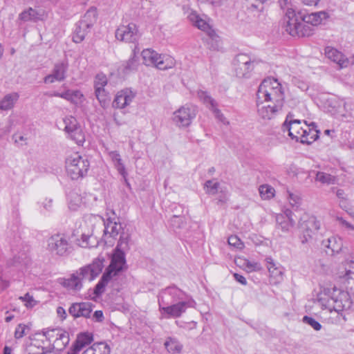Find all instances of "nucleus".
Returning <instances> with one entry per match:
<instances>
[{
  "label": "nucleus",
  "mask_w": 354,
  "mask_h": 354,
  "mask_svg": "<svg viewBox=\"0 0 354 354\" xmlns=\"http://www.w3.org/2000/svg\"><path fill=\"white\" fill-rule=\"evenodd\" d=\"M284 98V87L277 79L271 77L264 79L257 92L259 115L263 119L272 118L281 109Z\"/></svg>",
  "instance_id": "obj_1"
},
{
  "label": "nucleus",
  "mask_w": 354,
  "mask_h": 354,
  "mask_svg": "<svg viewBox=\"0 0 354 354\" xmlns=\"http://www.w3.org/2000/svg\"><path fill=\"white\" fill-rule=\"evenodd\" d=\"M317 299L322 308L330 313H339L348 310L352 304L349 293L337 288L324 290L318 295Z\"/></svg>",
  "instance_id": "obj_2"
},
{
  "label": "nucleus",
  "mask_w": 354,
  "mask_h": 354,
  "mask_svg": "<svg viewBox=\"0 0 354 354\" xmlns=\"http://www.w3.org/2000/svg\"><path fill=\"white\" fill-rule=\"evenodd\" d=\"M317 101L324 111L337 118L348 120L352 118L354 104L351 100L346 101L330 93H321L317 97Z\"/></svg>",
  "instance_id": "obj_3"
},
{
  "label": "nucleus",
  "mask_w": 354,
  "mask_h": 354,
  "mask_svg": "<svg viewBox=\"0 0 354 354\" xmlns=\"http://www.w3.org/2000/svg\"><path fill=\"white\" fill-rule=\"evenodd\" d=\"M127 268L125 253L114 250L109 266L94 288L95 296L101 295L105 291L106 286L116 280L120 274Z\"/></svg>",
  "instance_id": "obj_4"
},
{
  "label": "nucleus",
  "mask_w": 354,
  "mask_h": 354,
  "mask_svg": "<svg viewBox=\"0 0 354 354\" xmlns=\"http://www.w3.org/2000/svg\"><path fill=\"white\" fill-rule=\"evenodd\" d=\"M283 26L285 30L293 37H308L312 35L311 27L305 24L304 12L290 6L284 11Z\"/></svg>",
  "instance_id": "obj_5"
},
{
  "label": "nucleus",
  "mask_w": 354,
  "mask_h": 354,
  "mask_svg": "<svg viewBox=\"0 0 354 354\" xmlns=\"http://www.w3.org/2000/svg\"><path fill=\"white\" fill-rule=\"evenodd\" d=\"M90 163L85 156L73 153L66 159V169L68 175L73 180H77L86 175Z\"/></svg>",
  "instance_id": "obj_6"
},
{
  "label": "nucleus",
  "mask_w": 354,
  "mask_h": 354,
  "mask_svg": "<svg viewBox=\"0 0 354 354\" xmlns=\"http://www.w3.org/2000/svg\"><path fill=\"white\" fill-rule=\"evenodd\" d=\"M143 62L146 65H153L160 70L172 68L176 61L174 57L166 54H159L151 49H145L142 52Z\"/></svg>",
  "instance_id": "obj_7"
},
{
  "label": "nucleus",
  "mask_w": 354,
  "mask_h": 354,
  "mask_svg": "<svg viewBox=\"0 0 354 354\" xmlns=\"http://www.w3.org/2000/svg\"><path fill=\"white\" fill-rule=\"evenodd\" d=\"M48 335L49 354H58L70 341L68 333L61 328L48 329Z\"/></svg>",
  "instance_id": "obj_8"
},
{
  "label": "nucleus",
  "mask_w": 354,
  "mask_h": 354,
  "mask_svg": "<svg viewBox=\"0 0 354 354\" xmlns=\"http://www.w3.org/2000/svg\"><path fill=\"white\" fill-rule=\"evenodd\" d=\"M97 19V11L95 9L88 10L82 19L76 24L73 36V40L75 43H80L84 40L91 28Z\"/></svg>",
  "instance_id": "obj_9"
},
{
  "label": "nucleus",
  "mask_w": 354,
  "mask_h": 354,
  "mask_svg": "<svg viewBox=\"0 0 354 354\" xmlns=\"http://www.w3.org/2000/svg\"><path fill=\"white\" fill-rule=\"evenodd\" d=\"M299 227L301 232V242L305 244L319 230L321 222L314 216L304 215L299 221Z\"/></svg>",
  "instance_id": "obj_10"
},
{
  "label": "nucleus",
  "mask_w": 354,
  "mask_h": 354,
  "mask_svg": "<svg viewBox=\"0 0 354 354\" xmlns=\"http://www.w3.org/2000/svg\"><path fill=\"white\" fill-rule=\"evenodd\" d=\"M195 301L193 299L188 301L180 300L167 306H159L160 317L162 319L180 317L187 308L194 307Z\"/></svg>",
  "instance_id": "obj_11"
},
{
  "label": "nucleus",
  "mask_w": 354,
  "mask_h": 354,
  "mask_svg": "<svg viewBox=\"0 0 354 354\" xmlns=\"http://www.w3.org/2000/svg\"><path fill=\"white\" fill-rule=\"evenodd\" d=\"M64 131L67 138L73 140L77 145H82L85 141L84 133L77 119L73 116H66L63 119Z\"/></svg>",
  "instance_id": "obj_12"
},
{
  "label": "nucleus",
  "mask_w": 354,
  "mask_h": 354,
  "mask_svg": "<svg viewBox=\"0 0 354 354\" xmlns=\"http://www.w3.org/2000/svg\"><path fill=\"white\" fill-rule=\"evenodd\" d=\"M197 107L191 104H186L176 110L173 115V121L179 127H189L197 114Z\"/></svg>",
  "instance_id": "obj_13"
},
{
  "label": "nucleus",
  "mask_w": 354,
  "mask_h": 354,
  "mask_svg": "<svg viewBox=\"0 0 354 354\" xmlns=\"http://www.w3.org/2000/svg\"><path fill=\"white\" fill-rule=\"evenodd\" d=\"M70 243L64 234H55L48 238L47 250L53 254L64 256L69 252Z\"/></svg>",
  "instance_id": "obj_14"
},
{
  "label": "nucleus",
  "mask_w": 354,
  "mask_h": 354,
  "mask_svg": "<svg viewBox=\"0 0 354 354\" xmlns=\"http://www.w3.org/2000/svg\"><path fill=\"white\" fill-rule=\"evenodd\" d=\"M255 62L247 54H239L233 64L235 75L239 78H249L254 67Z\"/></svg>",
  "instance_id": "obj_15"
},
{
  "label": "nucleus",
  "mask_w": 354,
  "mask_h": 354,
  "mask_svg": "<svg viewBox=\"0 0 354 354\" xmlns=\"http://www.w3.org/2000/svg\"><path fill=\"white\" fill-rule=\"evenodd\" d=\"M187 19L193 26L206 32L212 39L217 37L215 31L212 29L211 20L207 15H199L196 11L192 10L188 13Z\"/></svg>",
  "instance_id": "obj_16"
},
{
  "label": "nucleus",
  "mask_w": 354,
  "mask_h": 354,
  "mask_svg": "<svg viewBox=\"0 0 354 354\" xmlns=\"http://www.w3.org/2000/svg\"><path fill=\"white\" fill-rule=\"evenodd\" d=\"M115 37L122 41L135 43L138 40L140 34L137 26L133 23H129L127 25H120L117 28Z\"/></svg>",
  "instance_id": "obj_17"
},
{
  "label": "nucleus",
  "mask_w": 354,
  "mask_h": 354,
  "mask_svg": "<svg viewBox=\"0 0 354 354\" xmlns=\"http://www.w3.org/2000/svg\"><path fill=\"white\" fill-rule=\"evenodd\" d=\"M185 293L176 286H169L162 290L158 295V305L167 306L185 299Z\"/></svg>",
  "instance_id": "obj_18"
},
{
  "label": "nucleus",
  "mask_w": 354,
  "mask_h": 354,
  "mask_svg": "<svg viewBox=\"0 0 354 354\" xmlns=\"http://www.w3.org/2000/svg\"><path fill=\"white\" fill-rule=\"evenodd\" d=\"M104 259H95L92 263L80 268L76 271L82 281H93L102 272L104 268Z\"/></svg>",
  "instance_id": "obj_19"
},
{
  "label": "nucleus",
  "mask_w": 354,
  "mask_h": 354,
  "mask_svg": "<svg viewBox=\"0 0 354 354\" xmlns=\"http://www.w3.org/2000/svg\"><path fill=\"white\" fill-rule=\"evenodd\" d=\"M116 220H118V218L114 216L113 218L108 217L106 221H104V241L106 245H113V241L111 239H115L122 232V225L117 222Z\"/></svg>",
  "instance_id": "obj_20"
},
{
  "label": "nucleus",
  "mask_w": 354,
  "mask_h": 354,
  "mask_svg": "<svg viewBox=\"0 0 354 354\" xmlns=\"http://www.w3.org/2000/svg\"><path fill=\"white\" fill-rule=\"evenodd\" d=\"M68 69V62L63 60L54 64L51 73L44 78L46 84H52L55 82H62L66 77V73Z\"/></svg>",
  "instance_id": "obj_21"
},
{
  "label": "nucleus",
  "mask_w": 354,
  "mask_h": 354,
  "mask_svg": "<svg viewBox=\"0 0 354 354\" xmlns=\"http://www.w3.org/2000/svg\"><path fill=\"white\" fill-rule=\"evenodd\" d=\"M48 329L43 330L41 333H36L30 337V351H32V348L35 347L41 351V354H49L48 350Z\"/></svg>",
  "instance_id": "obj_22"
},
{
  "label": "nucleus",
  "mask_w": 354,
  "mask_h": 354,
  "mask_svg": "<svg viewBox=\"0 0 354 354\" xmlns=\"http://www.w3.org/2000/svg\"><path fill=\"white\" fill-rule=\"evenodd\" d=\"M136 93L129 88L122 89L117 93L112 105L113 108L124 109L131 104Z\"/></svg>",
  "instance_id": "obj_23"
},
{
  "label": "nucleus",
  "mask_w": 354,
  "mask_h": 354,
  "mask_svg": "<svg viewBox=\"0 0 354 354\" xmlns=\"http://www.w3.org/2000/svg\"><path fill=\"white\" fill-rule=\"evenodd\" d=\"M303 128L304 121L302 122L299 120L288 121V119H286L282 125V131L284 133L288 132V134L290 138L292 140H295L297 142H299V138H302L301 137V133Z\"/></svg>",
  "instance_id": "obj_24"
},
{
  "label": "nucleus",
  "mask_w": 354,
  "mask_h": 354,
  "mask_svg": "<svg viewBox=\"0 0 354 354\" xmlns=\"http://www.w3.org/2000/svg\"><path fill=\"white\" fill-rule=\"evenodd\" d=\"M319 131L317 129V126L314 122L308 124L304 121V128L301 131V137L299 142L303 144H311L319 138Z\"/></svg>",
  "instance_id": "obj_25"
},
{
  "label": "nucleus",
  "mask_w": 354,
  "mask_h": 354,
  "mask_svg": "<svg viewBox=\"0 0 354 354\" xmlns=\"http://www.w3.org/2000/svg\"><path fill=\"white\" fill-rule=\"evenodd\" d=\"M344 266V271L339 272V278L346 288L354 293V261H346Z\"/></svg>",
  "instance_id": "obj_26"
},
{
  "label": "nucleus",
  "mask_w": 354,
  "mask_h": 354,
  "mask_svg": "<svg viewBox=\"0 0 354 354\" xmlns=\"http://www.w3.org/2000/svg\"><path fill=\"white\" fill-rule=\"evenodd\" d=\"M109 158H111L114 167L118 172L122 176L125 184L129 187L130 184L128 182L127 176L128 173L126 170L125 165L121 158L120 154L118 151H109L106 149Z\"/></svg>",
  "instance_id": "obj_27"
},
{
  "label": "nucleus",
  "mask_w": 354,
  "mask_h": 354,
  "mask_svg": "<svg viewBox=\"0 0 354 354\" xmlns=\"http://www.w3.org/2000/svg\"><path fill=\"white\" fill-rule=\"evenodd\" d=\"M292 214V212L289 209H286L283 213L277 214L275 219L278 227L283 232H288L295 224Z\"/></svg>",
  "instance_id": "obj_28"
},
{
  "label": "nucleus",
  "mask_w": 354,
  "mask_h": 354,
  "mask_svg": "<svg viewBox=\"0 0 354 354\" xmlns=\"http://www.w3.org/2000/svg\"><path fill=\"white\" fill-rule=\"evenodd\" d=\"M266 261L270 273V283H279L283 280V268L281 266H277L272 258H266Z\"/></svg>",
  "instance_id": "obj_29"
},
{
  "label": "nucleus",
  "mask_w": 354,
  "mask_h": 354,
  "mask_svg": "<svg viewBox=\"0 0 354 354\" xmlns=\"http://www.w3.org/2000/svg\"><path fill=\"white\" fill-rule=\"evenodd\" d=\"M93 305L89 302L73 304L69 308V313L73 317H89L93 310Z\"/></svg>",
  "instance_id": "obj_30"
},
{
  "label": "nucleus",
  "mask_w": 354,
  "mask_h": 354,
  "mask_svg": "<svg viewBox=\"0 0 354 354\" xmlns=\"http://www.w3.org/2000/svg\"><path fill=\"white\" fill-rule=\"evenodd\" d=\"M325 55L327 58L337 64L340 68L346 67L349 63L348 59L340 51L334 48L326 47Z\"/></svg>",
  "instance_id": "obj_31"
},
{
  "label": "nucleus",
  "mask_w": 354,
  "mask_h": 354,
  "mask_svg": "<svg viewBox=\"0 0 354 354\" xmlns=\"http://www.w3.org/2000/svg\"><path fill=\"white\" fill-rule=\"evenodd\" d=\"M322 245L328 250L327 253L330 254L339 253L343 247V242L340 237L332 236L322 241Z\"/></svg>",
  "instance_id": "obj_32"
},
{
  "label": "nucleus",
  "mask_w": 354,
  "mask_h": 354,
  "mask_svg": "<svg viewBox=\"0 0 354 354\" xmlns=\"http://www.w3.org/2000/svg\"><path fill=\"white\" fill-rule=\"evenodd\" d=\"M328 18H329V14L326 11L312 12L307 15L304 12V23L308 26H317Z\"/></svg>",
  "instance_id": "obj_33"
},
{
  "label": "nucleus",
  "mask_w": 354,
  "mask_h": 354,
  "mask_svg": "<svg viewBox=\"0 0 354 354\" xmlns=\"http://www.w3.org/2000/svg\"><path fill=\"white\" fill-rule=\"evenodd\" d=\"M19 95L16 93L6 94L0 100V110L2 111H8L12 109L19 100Z\"/></svg>",
  "instance_id": "obj_34"
},
{
  "label": "nucleus",
  "mask_w": 354,
  "mask_h": 354,
  "mask_svg": "<svg viewBox=\"0 0 354 354\" xmlns=\"http://www.w3.org/2000/svg\"><path fill=\"white\" fill-rule=\"evenodd\" d=\"M236 263L247 272L260 271L262 268L261 264L259 262L250 261L245 258L239 257L236 260Z\"/></svg>",
  "instance_id": "obj_35"
},
{
  "label": "nucleus",
  "mask_w": 354,
  "mask_h": 354,
  "mask_svg": "<svg viewBox=\"0 0 354 354\" xmlns=\"http://www.w3.org/2000/svg\"><path fill=\"white\" fill-rule=\"evenodd\" d=\"M63 286L69 290L77 292L82 289V281L81 277H80L75 272L73 273L69 278L64 280Z\"/></svg>",
  "instance_id": "obj_36"
},
{
  "label": "nucleus",
  "mask_w": 354,
  "mask_h": 354,
  "mask_svg": "<svg viewBox=\"0 0 354 354\" xmlns=\"http://www.w3.org/2000/svg\"><path fill=\"white\" fill-rule=\"evenodd\" d=\"M111 348L106 342H97L86 348L82 354H110Z\"/></svg>",
  "instance_id": "obj_37"
},
{
  "label": "nucleus",
  "mask_w": 354,
  "mask_h": 354,
  "mask_svg": "<svg viewBox=\"0 0 354 354\" xmlns=\"http://www.w3.org/2000/svg\"><path fill=\"white\" fill-rule=\"evenodd\" d=\"M93 335L89 333H83L77 335L76 341L73 346L75 353H78L83 347L93 342Z\"/></svg>",
  "instance_id": "obj_38"
},
{
  "label": "nucleus",
  "mask_w": 354,
  "mask_h": 354,
  "mask_svg": "<svg viewBox=\"0 0 354 354\" xmlns=\"http://www.w3.org/2000/svg\"><path fill=\"white\" fill-rule=\"evenodd\" d=\"M197 96L200 101L210 111L214 107L218 106L216 101L209 95L207 91L199 90L197 92Z\"/></svg>",
  "instance_id": "obj_39"
},
{
  "label": "nucleus",
  "mask_w": 354,
  "mask_h": 354,
  "mask_svg": "<svg viewBox=\"0 0 354 354\" xmlns=\"http://www.w3.org/2000/svg\"><path fill=\"white\" fill-rule=\"evenodd\" d=\"M197 96L200 101L210 111L214 107L218 106L216 101L209 95L207 91L199 90L197 92Z\"/></svg>",
  "instance_id": "obj_40"
},
{
  "label": "nucleus",
  "mask_w": 354,
  "mask_h": 354,
  "mask_svg": "<svg viewBox=\"0 0 354 354\" xmlns=\"http://www.w3.org/2000/svg\"><path fill=\"white\" fill-rule=\"evenodd\" d=\"M315 174V181L319 182L323 185H333L337 181V178L330 174L324 171H312Z\"/></svg>",
  "instance_id": "obj_41"
},
{
  "label": "nucleus",
  "mask_w": 354,
  "mask_h": 354,
  "mask_svg": "<svg viewBox=\"0 0 354 354\" xmlns=\"http://www.w3.org/2000/svg\"><path fill=\"white\" fill-rule=\"evenodd\" d=\"M68 207L71 210H77L82 205V199L81 196L76 192L72 191L68 194Z\"/></svg>",
  "instance_id": "obj_42"
},
{
  "label": "nucleus",
  "mask_w": 354,
  "mask_h": 354,
  "mask_svg": "<svg viewBox=\"0 0 354 354\" xmlns=\"http://www.w3.org/2000/svg\"><path fill=\"white\" fill-rule=\"evenodd\" d=\"M165 346L167 350L173 353H180L182 350V344L176 339L173 337H168L165 342Z\"/></svg>",
  "instance_id": "obj_43"
},
{
  "label": "nucleus",
  "mask_w": 354,
  "mask_h": 354,
  "mask_svg": "<svg viewBox=\"0 0 354 354\" xmlns=\"http://www.w3.org/2000/svg\"><path fill=\"white\" fill-rule=\"evenodd\" d=\"M129 240L130 236L128 233L124 232H121L118 243L114 250L124 252V251L129 250Z\"/></svg>",
  "instance_id": "obj_44"
},
{
  "label": "nucleus",
  "mask_w": 354,
  "mask_h": 354,
  "mask_svg": "<svg viewBox=\"0 0 354 354\" xmlns=\"http://www.w3.org/2000/svg\"><path fill=\"white\" fill-rule=\"evenodd\" d=\"M259 194L262 199L268 200L274 196V189L268 185H262L259 188Z\"/></svg>",
  "instance_id": "obj_45"
},
{
  "label": "nucleus",
  "mask_w": 354,
  "mask_h": 354,
  "mask_svg": "<svg viewBox=\"0 0 354 354\" xmlns=\"http://www.w3.org/2000/svg\"><path fill=\"white\" fill-rule=\"evenodd\" d=\"M220 184L216 180H209L205 183L204 188L208 194L215 195L218 193Z\"/></svg>",
  "instance_id": "obj_46"
},
{
  "label": "nucleus",
  "mask_w": 354,
  "mask_h": 354,
  "mask_svg": "<svg viewBox=\"0 0 354 354\" xmlns=\"http://www.w3.org/2000/svg\"><path fill=\"white\" fill-rule=\"evenodd\" d=\"M97 244V241L92 236L88 234H82L81 239L80 240L79 245L82 248H91L94 247Z\"/></svg>",
  "instance_id": "obj_47"
},
{
  "label": "nucleus",
  "mask_w": 354,
  "mask_h": 354,
  "mask_svg": "<svg viewBox=\"0 0 354 354\" xmlns=\"http://www.w3.org/2000/svg\"><path fill=\"white\" fill-rule=\"evenodd\" d=\"M287 200L292 208L297 209L301 205V197L297 193H292L290 191H287Z\"/></svg>",
  "instance_id": "obj_48"
},
{
  "label": "nucleus",
  "mask_w": 354,
  "mask_h": 354,
  "mask_svg": "<svg viewBox=\"0 0 354 354\" xmlns=\"http://www.w3.org/2000/svg\"><path fill=\"white\" fill-rule=\"evenodd\" d=\"M138 57L136 56L135 51H133L132 57L127 62L124 67V71L125 73H128L129 71L136 70L138 68Z\"/></svg>",
  "instance_id": "obj_49"
},
{
  "label": "nucleus",
  "mask_w": 354,
  "mask_h": 354,
  "mask_svg": "<svg viewBox=\"0 0 354 354\" xmlns=\"http://www.w3.org/2000/svg\"><path fill=\"white\" fill-rule=\"evenodd\" d=\"M96 98L102 105H104L109 99V92L105 88H97L95 91Z\"/></svg>",
  "instance_id": "obj_50"
},
{
  "label": "nucleus",
  "mask_w": 354,
  "mask_h": 354,
  "mask_svg": "<svg viewBox=\"0 0 354 354\" xmlns=\"http://www.w3.org/2000/svg\"><path fill=\"white\" fill-rule=\"evenodd\" d=\"M107 78L106 76L102 73L97 74L95 76L94 81V88L95 91L97 90V88H104V86L107 84Z\"/></svg>",
  "instance_id": "obj_51"
},
{
  "label": "nucleus",
  "mask_w": 354,
  "mask_h": 354,
  "mask_svg": "<svg viewBox=\"0 0 354 354\" xmlns=\"http://www.w3.org/2000/svg\"><path fill=\"white\" fill-rule=\"evenodd\" d=\"M84 100V95L78 90H71V102L79 105L83 103Z\"/></svg>",
  "instance_id": "obj_52"
},
{
  "label": "nucleus",
  "mask_w": 354,
  "mask_h": 354,
  "mask_svg": "<svg viewBox=\"0 0 354 354\" xmlns=\"http://www.w3.org/2000/svg\"><path fill=\"white\" fill-rule=\"evenodd\" d=\"M211 111L213 113V114L214 115L215 118L218 120V121H219L220 122L223 123L225 125H228L230 124L229 121L221 113V110L218 109V106L214 107L213 109L211 110Z\"/></svg>",
  "instance_id": "obj_53"
},
{
  "label": "nucleus",
  "mask_w": 354,
  "mask_h": 354,
  "mask_svg": "<svg viewBox=\"0 0 354 354\" xmlns=\"http://www.w3.org/2000/svg\"><path fill=\"white\" fill-rule=\"evenodd\" d=\"M304 322L310 325L315 330H319L322 328V325L312 317L304 316L303 318Z\"/></svg>",
  "instance_id": "obj_54"
},
{
  "label": "nucleus",
  "mask_w": 354,
  "mask_h": 354,
  "mask_svg": "<svg viewBox=\"0 0 354 354\" xmlns=\"http://www.w3.org/2000/svg\"><path fill=\"white\" fill-rule=\"evenodd\" d=\"M228 243L229 245L236 248L241 249L243 246V243L240 240V239L237 236H231L228 238Z\"/></svg>",
  "instance_id": "obj_55"
},
{
  "label": "nucleus",
  "mask_w": 354,
  "mask_h": 354,
  "mask_svg": "<svg viewBox=\"0 0 354 354\" xmlns=\"http://www.w3.org/2000/svg\"><path fill=\"white\" fill-rule=\"evenodd\" d=\"M336 220L338 222L339 226H341L344 230L348 231H354V225L346 221L342 217L337 216Z\"/></svg>",
  "instance_id": "obj_56"
},
{
  "label": "nucleus",
  "mask_w": 354,
  "mask_h": 354,
  "mask_svg": "<svg viewBox=\"0 0 354 354\" xmlns=\"http://www.w3.org/2000/svg\"><path fill=\"white\" fill-rule=\"evenodd\" d=\"M28 327L25 324H19L15 331V337L17 339L21 338L26 334V330Z\"/></svg>",
  "instance_id": "obj_57"
},
{
  "label": "nucleus",
  "mask_w": 354,
  "mask_h": 354,
  "mask_svg": "<svg viewBox=\"0 0 354 354\" xmlns=\"http://www.w3.org/2000/svg\"><path fill=\"white\" fill-rule=\"evenodd\" d=\"M20 299L25 302L27 307H32L35 305V300L33 297L29 293H26L24 297H21Z\"/></svg>",
  "instance_id": "obj_58"
},
{
  "label": "nucleus",
  "mask_w": 354,
  "mask_h": 354,
  "mask_svg": "<svg viewBox=\"0 0 354 354\" xmlns=\"http://www.w3.org/2000/svg\"><path fill=\"white\" fill-rule=\"evenodd\" d=\"M113 120L117 126H122L127 124V121L123 118L122 115H120L119 113H113Z\"/></svg>",
  "instance_id": "obj_59"
},
{
  "label": "nucleus",
  "mask_w": 354,
  "mask_h": 354,
  "mask_svg": "<svg viewBox=\"0 0 354 354\" xmlns=\"http://www.w3.org/2000/svg\"><path fill=\"white\" fill-rule=\"evenodd\" d=\"M229 198V194L225 190L221 189L220 192V194L218 198V201L220 203H225Z\"/></svg>",
  "instance_id": "obj_60"
},
{
  "label": "nucleus",
  "mask_w": 354,
  "mask_h": 354,
  "mask_svg": "<svg viewBox=\"0 0 354 354\" xmlns=\"http://www.w3.org/2000/svg\"><path fill=\"white\" fill-rule=\"evenodd\" d=\"M279 3L281 8L286 11L290 6L295 7L293 6L290 0H279Z\"/></svg>",
  "instance_id": "obj_61"
},
{
  "label": "nucleus",
  "mask_w": 354,
  "mask_h": 354,
  "mask_svg": "<svg viewBox=\"0 0 354 354\" xmlns=\"http://www.w3.org/2000/svg\"><path fill=\"white\" fill-rule=\"evenodd\" d=\"M42 206L44 209L41 210L43 213H45L46 212H49L51 209L52 207V200L50 199H45L44 202H42Z\"/></svg>",
  "instance_id": "obj_62"
},
{
  "label": "nucleus",
  "mask_w": 354,
  "mask_h": 354,
  "mask_svg": "<svg viewBox=\"0 0 354 354\" xmlns=\"http://www.w3.org/2000/svg\"><path fill=\"white\" fill-rule=\"evenodd\" d=\"M234 279L241 283V285L245 286L247 285V280L245 277L238 273H234L233 274Z\"/></svg>",
  "instance_id": "obj_63"
},
{
  "label": "nucleus",
  "mask_w": 354,
  "mask_h": 354,
  "mask_svg": "<svg viewBox=\"0 0 354 354\" xmlns=\"http://www.w3.org/2000/svg\"><path fill=\"white\" fill-rule=\"evenodd\" d=\"M28 262V261L26 260L23 265H21L20 263H16L14 265L13 268L15 270L24 272L26 271Z\"/></svg>",
  "instance_id": "obj_64"
}]
</instances>
